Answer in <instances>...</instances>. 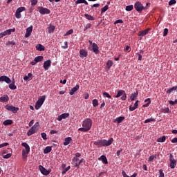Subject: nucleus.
I'll return each instance as SVG.
<instances>
[{
	"label": "nucleus",
	"instance_id": "nucleus-1",
	"mask_svg": "<svg viewBox=\"0 0 177 177\" xmlns=\"http://www.w3.org/2000/svg\"><path fill=\"white\" fill-rule=\"evenodd\" d=\"M82 127L78 129V131L81 132H88L91 131V128H92V120L91 118L85 119L82 122Z\"/></svg>",
	"mask_w": 177,
	"mask_h": 177
},
{
	"label": "nucleus",
	"instance_id": "nucleus-2",
	"mask_svg": "<svg viewBox=\"0 0 177 177\" xmlns=\"http://www.w3.org/2000/svg\"><path fill=\"white\" fill-rule=\"evenodd\" d=\"M134 8L138 13H140L141 12H143V10H146L147 7L143 6V4H142L140 1H136L134 4Z\"/></svg>",
	"mask_w": 177,
	"mask_h": 177
},
{
	"label": "nucleus",
	"instance_id": "nucleus-3",
	"mask_svg": "<svg viewBox=\"0 0 177 177\" xmlns=\"http://www.w3.org/2000/svg\"><path fill=\"white\" fill-rule=\"evenodd\" d=\"M46 99V96H45V95H43L41 97V98H39L36 102L35 109L36 110H39V109H41V106H42V104H44V102H45Z\"/></svg>",
	"mask_w": 177,
	"mask_h": 177
},
{
	"label": "nucleus",
	"instance_id": "nucleus-4",
	"mask_svg": "<svg viewBox=\"0 0 177 177\" xmlns=\"http://www.w3.org/2000/svg\"><path fill=\"white\" fill-rule=\"evenodd\" d=\"M122 96V97H121ZM117 99L121 97V100H127V93L124 90L118 91L117 95L115 96Z\"/></svg>",
	"mask_w": 177,
	"mask_h": 177
},
{
	"label": "nucleus",
	"instance_id": "nucleus-5",
	"mask_svg": "<svg viewBox=\"0 0 177 177\" xmlns=\"http://www.w3.org/2000/svg\"><path fill=\"white\" fill-rule=\"evenodd\" d=\"M5 109L6 110H8V111H12L15 114H16V113H17V111H19V108L15 107L12 105L7 104V105L5 106Z\"/></svg>",
	"mask_w": 177,
	"mask_h": 177
},
{
	"label": "nucleus",
	"instance_id": "nucleus-6",
	"mask_svg": "<svg viewBox=\"0 0 177 177\" xmlns=\"http://www.w3.org/2000/svg\"><path fill=\"white\" fill-rule=\"evenodd\" d=\"M39 169L41 171V173L42 174V175H44L45 176H48V175H49V174H50V171L46 170V169H45V167H44V166H42V165L39 166Z\"/></svg>",
	"mask_w": 177,
	"mask_h": 177
},
{
	"label": "nucleus",
	"instance_id": "nucleus-7",
	"mask_svg": "<svg viewBox=\"0 0 177 177\" xmlns=\"http://www.w3.org/2000/svg\"><path fill=\"white\" fill-rule=\"evenodd\" d=\"M39 12L41 15H49V13H50V10L49 9L44 7H39Z\"/></svg>",
	"mask_w": 177,
	"mask_h": 177
},
{
	"label": "nucleus",
	"instance_id": "nucleus-8",
	"mask_svg": "<svg viewBox=\"0 0 177 177\" xmlns=\"http://www.w3.org/2000/svg\"><path fill=\"white\" fill-rule=\"evenodd\" d=\"M0 82H6V84H10L12 80L6 75H3L0 77Z\"/></svg>",
	"mask_w": 177,
	"mask_h": 177
},
{
	"label": "nucleus",
	"instance_id": "nucleus-9",
	"mask_svg": "<svg viewBox=\"0 0 177 177\" xmlns=\"http://www.w3.org/2000/svg\"><path fill=\"white\" fill-rule=\"evenodd\" d=\"M113 142H114V139H113V138H110L109 140H104V147H108V146H111V145L113 144Z\"/></svg>",
	"mask_w": 177,
	"mask_h": 177
},
{
	"label": "nucleus",
	"instance_id": "nucleus-10",
	"mask_svg": "<svg viewBox=\"0 0 177 177\" xmlns=\"http://www.w3.org/2000/svg\"><path fill=\"white\" fill-rule=\"evenodd\" d=\"M68 117H70V113H62L59 116H58L57 120L62 121V120H66V118H68Z\"/></svg>",
	"mask_w": 177,
	"mask_h": 177
},
{
	"label": "nucleus",
	"instance_id": "nucleus-11",
	"mask_svg": "<svg viewBox=\"0 0 177 177\" xmlns=\"http://www.w3.org/2000/svg\"><path fill=\"white\" fill-rule=\"evenodd\" d=\"M80 57L84 59L88 56V51H86L85 49H81L80 50Z\"/></svg>",
	"mask_w": 177,
	"mask_h": 177
},
{
	"label": "nucleus",
	"instance_id": "nucleus-12",
	"mask_svg": "<svg viewBox=\"0 0 177 177\" xmlns=\"http://www.w3.org/2000/svg\"><path fill=\"white\" fill-rule=\"evenodd\" d=\"M92 49L95 55H99V46L96 43H93Z\"/></svg>",
	"mask_w": 177,
	"mask_h": 177
},
{
	"label": "nucleus",
	"instance_id": "nucleus-13",
	"mask_svg": "<svg viewBox=\"0 0 177 177\" xmlns=\"http://www.w3.org/2000/svg\"><path fill=\"white\" fill-rule=\"evenodd\" d=\"M149 31H150V28H147L144 30L140 31L138 32V35L139 37H145V35H147V34H149Z\"/></svg>",
	"mask_w": 177,
	"mask_h": 177
},
{
	"label": "nucleus",
	"instance_id": "nucleus-14",
	"mask_svg": "<svg viewBox=\"0 0 177 177\" xmlns=\"http://www.w3.org/2000/svg\"><path fill=\"white\" fill-rule=\"evenodd\" d=\"M51 63H52V62H50V59H48V60L44 62V65H43L44 70H48Z\"/></svg>",
	"mask_w": 177,
	"mask_h": 177
},
{
	"label": "nucleus",
	"instance_id": "nucleus-15",
	"mask_svg": "<svg viewBox=\"0 0 177 177\" xmlns=\"http://www.w3.org/2000/svg\"><path fill=\"white\" fill-rule=\"evenodd\" d=\"M94 145L98 147H104V140H98L94 142Z\"/></svg>",
	"mask_w": 177,
	"mask_h": 177
},
{
	"label": "nucleus",
	"instance_id": "nucleus-16",
	"mask_svg": "<svg viewBox=\"0 0 177 177\" xmlns=\"http://www.w3.org/2000/svg\"><path fill=\"white\" fill-rule=\"evenodd\" d=\"M32 32V26H30L26 28V33L25 35L26 38H28L30 35H31V33Z\"/></svg>",
	"mask_w": 177,
	"mask_h": 177
},
{
	"label": "nucleus",
	"instance_id": "nucleus-17",
	"mask_svg": "<svg viewBox=\"0 0 177 177\" xmlns=\"http://www.w3.org/2000/svg\"><path fill=\"white\" fill-rule=\"evenodd\" d=\"M99 161H102L104 164H109V161L107 160V158L106 156L102 155L98 158Z\"/></svg>",
	"mask_w": 177,
	"mask_h": 177
},
{
	"label": "nucleus",
	"instance_id": "nucleus-18",
	"mask_svg": "<svg viewBox=\"0 0 177 177\" xmlns=\"http://www.w3.org/2000/svg\"><path fill=\"white\" fill-rule=\"evenodd\" d=\"M138 103H139V100L136 101V102L134 103L133 106H132V105H131L129 106V110L131 111H133L134 110H136V109H138V106H139Z\"/></svg>",
	"mask_w": 177,
	"mask_h": 177
},
{
	"label": "nucleus",
	"instance_id": "nucleus-19",
	"mask_svg": "<svg viewBox=\"0 0 177 177\" xmlns=\"http://www.w3.org/2000/svg\"><path fill=\"white\" fill-rule=\"evenodd\" d=\"M138 95H139V92L136 91V92H134L130 95V100H131V102H133V100H135V99L138 97Z\"/></svg>",
	"mask_w": 177,
	"mask_h": 177
},
{
	"label": "nucleus",
	"instance_id": "nucleus-20",
	"mask_svg": "<svg viewBox=\"0 0 177 177\" xmlns=\"http://www.w3.org/2000/svg\"><path fill=\"white\" fill-rule=\"evenodd\" d=\"M80 89V85L77 84L75 87L72 88L69 92L70 95H74L75 92H77Z\"/></svg>",
	"mask_w": 177,
	"mask_h": 177
},
{
	"label": "nucleus",
	"instance_id": "nucleus-21",
	"mask_svg": "<svg viewBox=\"0 0 177 177\" xmlns=\"http://www.w3.org/2000/svg\"><path fill=\"white\" fill-rule=\"evenodd\" d=\"M21 146H23V147H25V152L28 154L30 153V145H28V144L24 142L21 144Z\"/></svg>",
	"mask_w": 177,
	"mask_h": 177
},
{
	"label": "nucleus",
	"instance_id": "nucleus-22",
	"mask_svg": "<svg viewBox=\"0 0 177 177\" xmlns=\"http://www.w3.org/2000/svg\"><path fill=\"white\" fill-rule=\"evenodd\" d=\"M72 140H73V138H71V137L66 138L65 141L64 142V146H68V145L71 143Z\"/></svg>",
	"mask_w": 177,
	"mask_h": 177
},
{
	"label": "nucleus",
	"instance_id": "nucleus-23",
	"mask_svg": "<svg viewBox=\"0 0 177 177\" xmlns=\"http://www.w3.org/2000/svg\"><path fill=\"white\" fill-rule=\"evenodd\" d=\"M0 102H1L2 103L9 102V96H8V95H5L3 97H1Z\"/></svg>",
	"mask_w": 177,
	"mask_h": 177
},
{
	"label": "nucleus",
	"instance_id": "nucleus-24",
	"mask_svg": "<svg viewBox=\"0 0 177 177\" xmlns=\"http://www.w3.org/2000/svg\"><path fill=\"white\" fill-rule=\"evenodd\" d=\"M124 120H125V117L120 116L118 118H116L113 122H118V124H121V122H122Z\"/></svg>",
	"mask_w": 177,
	"mask_h": 177
},
{
	"label": "nucleus",
	"instance_id": "nucleus-25",
	"mask_svg": "<svg viewBox=\"0 0 177 177\" xmlns=\"http://www.w3.org/2000/svg\"><path fill=\"white\" fill-rule=\"evenodd\" d=\"M15 31H16V28L6 30L3 32L4 35H10V34H12V32H15Z\"/></svg>",
	"mask_w": 177,
	"mask_h": 177
},
{
	"label": "nucleus",
	"instance_id": "nucleus-26",
	"mask_svg": "<svg viewBox=\"0 0 177 177\" xmlns=\"http://www.w3.org/2000/svg\"><path fill=\"white\" fill-rule=\"evenodd\" d=\"M37 131L35 129H33L32 127H31L28 133H27V135L28 136H31V135H34V133H35V132H37Z\"/></svg>",
	"mask_w": 177,
	"mask_h": 177
},
{
	"label": "nucleus",
	"instance_id": "nucleus-27",
	"mask_svg": "<svg viewBox=\"0 0 177 177\" xmlns=\"http://www.w3.org/2000/svg\"><path fill=\"white\" fill-rule=\"evenodd\" d=\"M37 50H39V52H42L45 50V46H42L41 44H37L36 46Z\"/></svg>",
	"mask_w": 177,
	"mask_h": 177
},
{
	"label": "nucleus",
	"instance_id": "nucleus-28",
	"mask_svg": "<svg viewBox=\"0 0 177 177\" xmlns=\"http://www.w3.org/2000/svg\"><path fill=\"white\" fill-rule=\"evenodd\" d=\"M175 167H176V160H170V168L171 169H174V168H175Z\"/></svg>",
	"mask_w": 177,
	"mask_h": 177
},
{
	"label": "nucleus",
	"instance_id": "nucleus-29",
	"mask_svg": "<svg viewBox=\"0 0 177 177\" xmlns=\"http://www.w3.org/2000/svg\"><path fill=\"white\" fill-rule=\"evenodd\" d=\"M113 61L111 60H108L106 62V69L110 70V68L113 66Z\"/></svg>",
	"mask_w": 177,
	"mask_h": 177
},
{
	"label": "nucleus",
	"instance_id": "nucleus-30",
	"mask_svg": "<svg viewBox=\"0 0 177 177\" xmlns=\"http://www.w3.org/2000/svg\"><path fill=\"white\" fill-rule=\"evenodd\" d=\"M56 28V26H53V25H50V27L48 28V32L49 34H52V32H53V31H55Z\"/></svg>",
	"mask_w": 177,
	"mask_h": 177
},
{
	"label": "nucleus",
	"instance_id": "nucleus-31",
	"mask_svg": "<svg viewBox=\"0 0 177 177\" xmlns=\"http://www.w3.org/2000/svg\"><path fill=\"white\" fill-rule=\"evenodd\" d=\"M42 60H44L43 56H37L35 58V62H36V63H39V62H42Z\"/></svg>",
	"mask_w": 177,
	"mask_h": 177
},
{
	"label": "nucleus",
	"instance_id": "nucleus-32",
	"mask_svg": "<svg viewBox=\"0 0 177 177\" xmlns=\"http://www.w3.org/2000/svg\"><path fill=\"white\" fill-rule=\"evenodd\" d=\"M51 151H52V147H46L44 149V154H48V153H50Z\"/></svg>",
	"mask_w": 177,
	"mask_h": 177
},
{
	"label": "nucleus",
	"instance_id": "nucleus-33",
	"mask_svg": "<svg viewBox=\"0 0 177 177\" xmlns=\"http://www.w3.org/2000/svg\"><path fill=\"white\" fill-rule=\"evenodd\" d=\"M166 140L167 138L165 137V136H163L162 137L158 138L157 142H158L159 143H164Z\"/></svg>",
	"mask_w": 177,
	"mask_h": 177
},
{
	"label": "nucleus",
	"instance_id": "nucleus-34",
	"mask_svg": "<svg viewBox=\"0 0 177 177\" xmlns=\"http://www.w3.org/2000/svg\"><path fill=\"white\" fill-rule=\"evenodd\" d=\"M13 124V121L12 120H6L3 122V125H12Z\"/></svg>",
	"mask_w": 177,
	"mask_h": 177
},
{
	"label": "nucleus",
	"instance_id": "nucleus-35",
	"mask_svg": "<svg viewBox=\"0 0 177 177\" xmlns=\"http://www.w3.org/2000/svg\"><path fill=\"white\" fill-rule=\"evenodd\" d=\"M10 89H12V91H15V89H17V87L15 84V82L9 84Z\"/></svg>",
	"mask_w": 177,
	"mask_h": 177
},
{
	"label": "nucleus",
	"instance_id": "nucleus-36",
	"mask_svg": "<svg viewBox=\"0 0 177 177\" xmlns=\"http://www.w3.org/2000/svg\"><path fill=\"white\" fill-rule=\"evenodd\" d=\"M176 89H177V86L171 87V88H170L169 89H168V90L167 91V93H168V94L169 95V93H172V92H173L174 91H176Z\"/></svg>",
	"mask_w": 177,
	"mask_h": 177
},
{
	"label": "nucleus",
	"instance_id": "nucleus-37",
	"mask_svg": "<svg viewBox=\"0 0 177 177\" xmlns=\"http://www.w3.org/2000/svg\"><path fill=\"white\" fill-rule=\"evenodd\" d=\"M84 17H86V19H87V20H95V18L92 15H89L88 14H85Z\"/></svg>",
	"mask_w": 177,
	"mask_h": 177
},
{
	"label": "nucleus",
	"instance_id": "nucleus-38",
	"mask_svg": "<svg viewBox=\"0 0 177 177\" xmlns=\"http://www.w3.org/2000/svg\"><path fill=\"white\" fill-rule=\"evenodd\" d=\"M32 127L33 129L38 131L39 129V122H37Z\"/></svg>",
	"mask_w": 177,
	"mask_h": 177
},
{
	"label": "nucleus",
	"instance_id": "nucleus-39",
	"mask_svg": "<svg viewBox=\"0 0 177 177\" xmlns=\"http://www.w3.org/2000/svg\"><path fill=\"white\" fill-rule=\"evenodd\" d=\"M93 107L99 106V101L97 100V99L93 100Z\"/></svg>",
	"mask_w": 177,
	"mask_h": 177
},
{
	"label": "nucleus",
	"instance_id": "nucleus-40",
	"mask_svg": "<svg viewBox=\"0 0 177 177\" xmlns=\"http://www.w3.org/2000/svg\"><path fill=\"white\" fill-rule=\"evenodd\" d=\"M126 10L127 12H131V10H133V5L126 6Z\"/></svg>",
	"mask_w": 177,
	"mask_h": 177
},
{
	"label": "nucleus",
	"instance_id": "nucleus-41",
	"mask_svg": "<svg viewBox=\"0 0 177 177\" xmlns=\"http://www.w3.org/2000/svg\"><path fill=\"white\" fill-rule=\"evenodd\" d=\"M28 154V153H27V152H26L25 149L22 150V157H23L24 160H26V158H27Z\"/></svg>",
	"mask_w": 177,
	"mask_h": 177
},
{
	"label": "nucleus",
	"instance_id": "nucleus-42",
	"mask_svg": "<svg viewBox=\"0 0 177 177\" xmlns=\"http://www.w3.org/2000/svg\"><path fill=\"white\" fill-rule=\"evenodd\" d=\"M157 158V155H152L149 158L148 161L149 162H151V161H153L154 159Z\"/></svg>",
	"mask_w": 177,
	"mask_h": 177
},
{
	"label": "nucleus",
	"instance_id": "nucleus-43",
	"mask_svg": "<svg viewBox=\"0 0 177 177\" xmlns=\"http://www.w3.org/2000/svg\"><path fill=\"white\" fill-rule=\"evenodd\" d=\"M154 121H156V119L154 118L147 119L145 120V124H149V122H153Z\"/></svg>",
	"mask_w": 177,
	"mask_h": 177
},
{
	"label": "nucleus",
	"instance_id": "nucleus-44",
	"mask_svg": "<svg viewBox=\"0 0 177 177\" xmlns=\"http://www.w3.org/2000/svg\"><path fill=\"white\" fill-rule=\"evenodd\" d=\"M109 10V6L106 5L104 7H103L101 9V13H104V12H106V10Z\"/></svg>",
	"mask_w": 177,
	"mask_h": 177
},
{
	"label": "nucleus",
	"instance_id": "nucleus-45",
	"mask_svg": "<svg viewBox=\"0 0 177 177\" xmlns=\"http://www.w3.org/2000/svg\"><path fill=\"white\" fill-rule=\"evenodd\" d=\"M73 32H74V30L73 29H70L68 31H67L65 33L64 37H67V35H71V34H73Z\"/></svg>",
	"mask_w": 177,
	"mask_h": 177
},
{
	"label": "nucleus",
	"instance_id": "nucleus-46",
	"mask_svg": "<svg viewBox=\"0 0 177 177\" xmlns=\"http://www.w3.org/2000/svg\"><path fill=\"white\" fill-rule=\"evenodd\" d=\"M26 11L25 7H19L17 10V12L21 13V12Z\"/></svg>",
	"mask_w": 177,
	"mask_h": 177
},
{
	"label": "nucleus",
	"instance_id": "nucleus-47",
	"mask_svg": "<svg viewBox=\"0 0 177 177\" xmlns=\"http://www.w3.org/2000/svg\"><path fill=\"white\" fill-rule=\"evenodd\" d=\"M6 45L8 46H10V45H16V42L15 41H8L7 43H6Z\"/></svg>",
	"mask_w": 177,
	"mask_h": 177
},
{
	"label": "nucleus",
	"instance_id": "nucleus-48",
	"mask_svg": "<svg viewBox=\"0 0 177 177\" xmlns=\"http://www.w3.org/2000/svg\"><path fill=\"white\" fill-rule=\"evenodd\" d=\"M103 96L104 97H108V99H111V95H110V94H109V93L107 92L103 93Z\"/></svg>",
	"mask_w": 177,
	"mask_h": 177
},
{
	"label": "nucleus",
	"instance_id": "nucleus-49",
	"mask_svg": "<svg viewBox=\"0 0 177 177\" xmlns=\"http://www.w3.org/2000/svg\"><path fill=\"white\" fill-rule=\"evenodd\" d=\"M176 3V0H170L169 1V6H172V5H175Z\"/></svg>",
	"mask_w": 177,
	"mask_h": 177
},
{
	"label": "nucleus",
	"instance_id": "nucleus-50",
	"mask_svg": "<svg viewBox=\"0 0 177 177\" xmlns=\"http://www.w3.org/2000/svg\"><path fill=\"white\" fill-rule=\"evenodd\" d=\"M15 17H17V19H21V14H20V12H19L18 11H16Z\"/></svg>",
	"mask_w": 177,
	"mask_h": 177
},
{
	"label": "nucleus",
	"instance_id": "nucleus-51",
	"mask_svg": "<svg viewBox=\"0 0 177 177\" xmlns=\"http://www.w3.org/2000/svg\"><path fill=\"white\" fill-rule=\"evenodd\" d=\"M32 6H35L38 3V0H30Z\"/></svg>",
	"mask_w": 177,
	"mask_h": 177
},
{
	"label": "nucleus",
	"instance_id": "nucleus-52",
	"mask_svg": "<svg viewBox=\"0 0 177 177\" xmlns=\"http://www.w3.org/2000/svg\"><path fill=\"white\" fill-rule=\"evenodd\" d=\"M91 27H92V24H87L84 27V31H86V30H88V28H91Z\"/></svg>",
	"mask_w": 177,
	"mask_h": 177
},
{
	"label": "nucleus",
	"instance_id": "nucleus-53",
	"mask_svg": "<svg viewBox=\"0 0 177 177\" xmlns=\"http://www.w3.org/2000/svg\"><path fill=\"white\" fill-rule=\"evenodd\" d=\"M41 138L44 139V140H47L48 138H46V133H41Z\"/></svg>",
	"mask_w": 177,
	"mask_h": 177
},
{
	"label": "nucleus",
	"instance_id": "nucleus-54",
	"mask_svg": "<svg viewBox=\"0 0 177 177\" xmlns=\"http://www.w3.org/2000/svg\"><path fill=\"white\" fill-rule=\"evenodd\" d=\"M6 146H9V143L8 142H4L3 144H0V149H2V147H5Z\"/></svg>",
	"mask_w": 177,
	"mask_h": 177
},
{
	"label": "nucleus",
	"instance_id": "nucleus-55",
	"mask_svg": "<svg viewBox=\"0 0 177 177\" xmlns=\"http://www.w3.org/2000/svg\"><path fill=\"white\" fill-rule=\"evenodd\" d=\"M168 35V28H165L163 32V37H167Z\"/></svg>",
	"mask_w": 177,
	"mask_h": 177
},
{
	"label": "nucleus",
	"instance_id": "nucleus-56",
	"mask_svg": "<svg viewBox=\"0 0 177 177\" xmlns=\"http://www.w3.org/2000/svg\"><path fill=\"white\" fill-rule=\"evenodd\" d=\"M10 157H12V153H7L6 155H4L3 156V158H6V159L10 158Z\"/></svg>",
	"mask_w": 177,
	"mask_h": 177
},
{
	"label": "nucleus",
	"instance_id": "nucleus-57",
	"mask_svg": "<svg viewBox=\"0 0 177 177\" xmlns=\"http://www.w3.org/2000/svg\"><path fill=\"white\" fill-rule=\"evenodd\" d=\"M165 174L164 172L162 171V169L159 170V177H164Z\"/></svg>",
	"mask_w": 177,
	"mask_h": 177
},
{
	"label": "nucleus",
	"instance_id": "nucleus-58",
	"mask_svg": "<svg viewBox=\"0 0 177 177\" xmlns=\"http://www.w3.org/2000/svg\"><path fill=\"white\" fill-rule=\"evenodd\" d=\"M122 23H124V21H122V19H118L115 21L114 24H122Z\"/></svg>",
	"mask_w": 177,
	"mask_h": 177
},
{
	"label": "nucleus",
	"instance_id": "nucleus-59",
	"mask_svg": "<svg viewBox=\"0 0 177 177\" xmlns=\"http://www.w3.org/2000/svg\"><path fill=\"white\" fill-rule=\"evenodd\" d=\"M62 48L63 49H67L68 48V42L67 41H65L64 42V46H62Z\"/></svg>",
	"mask_w": 177,
	"mask_h": 177
},
{
	"label": "nucleus",
	"instance_id": "nucleus-60",
	"mask_svg": "<svg viewBox=\"0 0 177 177\" xmlns=\"http://www.w3.org/2000/svg\"><path fill=\"white\" fill-rule=\"evenodd\" d=\"M84 0H77L75 1L76 5H78L79 3H84Z\"/></svg>",
	"mask_w": 177,
	"mask_h": 177
},
{
	"label": "nucleus",
	"instance_id": "nucleus-61",
	"mask_svg": "<svg viewBox=\"0 0 177 177\" xmlns=\"http://www.w3.org/2000/svg\"><path fill=\"white\" fill-rule=\"evenodd\" d=\"M122 175L123 177H129V176H128V175L127 174V173L125 172V171H122Z\"/></svg>",
	"mask_w": 177,
	"mask_h": 177
},
{
	"label": "nucleus",
	"instance_id": "nucleus-62",
	"mask_svg": "<svg viewBox=\"0 0 177 177\" xmlns=\"http://www.w3.org/2000/svg\"><path fill=\"white\" fill-rule=\"evenodd\" d=\"M57 131H56V130H51L50 131V135H55V133H57Z\"/></svg>",
	"mask_w": 177,
	"mask_h": 177
},
{
	"label": "nucleus",
	"instance_id": "nucleus-63",
	"mask_svg": "<svg viewBox=\"0 0 177 177\" xmlns=\"http://www.w3.org/2000/svg\"><path fill=\"white\" fill-rule=\"evenodd\" d=\"M77 161H80V159L77 157H74L73 159V162H77Z\"/></svg>",
	"mask_w": 177,
	"mask_h": 177
},
{
	"label": "nucleus",
	"instance_id": "nucleus-64",
	"mask_svg": "<svg viewBox=\"0 0 177 177\" xmlns=\"http://www.w3.org/2000/svg\"><path fill=\"white\" fill-rule=\"evenodd\" d=\"M171 143H177V138H174L171 140Z\"/></svg>",
	"mask_w": 177,
	"mask_h": 177
}]
</instances>
